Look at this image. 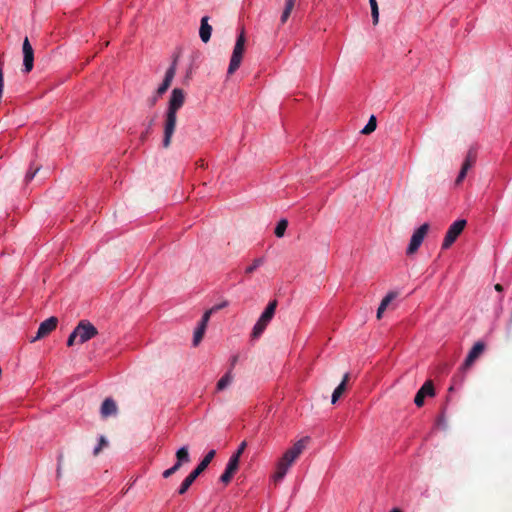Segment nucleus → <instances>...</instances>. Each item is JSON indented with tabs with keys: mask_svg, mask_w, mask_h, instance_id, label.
Returning a JSON list of instances; mask_svg holds the SVG:
<instances>
[{
	"mask_svg": "<svg viewBox=\"0 0 512 512\" xmlns=\"http://www.w3.org/2000/svg\"><path fill=\"white\" fill-rule=\"evenodd\" d=\"M98 334L97 328L89 321L82 320L74 328L67 340L68 346L83 344Z\"/></svg>",
	"mask_w": 512,
	"mask_h": 512,
	"instance_id": "nucleus-3",
	"label": "nucleus"
},
{
	"mask_svg": "<svg viewBox=\"0 0 512 512\" xmlns=\"http://www.w3.org/2000/svg\"><path fill=\"white\" fill-rule=\"evenodd\" d=\"M308 441V437L302 438L284 453L277 464L275 473L272 476L274 483H277L284 478L290 466L305 449Z\"/></svg>",
	"mask_w": 512,
	"mask_h": 512,
	"instance_id": "nucleus-2",
	"label": "nucleus"
},
{
	"mask_svg": "<svg viewBox=\"0 0 512 512\" xmlns=\"http://www.w3.org/2000/svg\"><path fill=\"white\" fill-rule=\"evenodd\" d=\"M216 452L215 450H210L205 457L202 459V461L199 463V465L184 479L182 482L180 488H179V494H184L189 487L192 485V483L195 481V479L207 468V466L210 464L212 459L214 458Z\"/></svg>",
	"mask_w": 512,
	"mask_h": 512,
	"instance_id": "nucleus-5",
	"label": "nucleus"
},
{
	"mask_svg": "<svg viewBox=\"0 0 512 512\" xmlns=\"http://www.w3.org/2000/svg\"><path fill=\"white\" fill-rule=\"evenodd\" d=\"M117 405L115 401H113L110 398H107L104 400L101 406V415L104 418H107L109 416H114L117 414Z\"/></svg>",
	"mask_w": 512,
	"mask_h": 512,
	"instance_id": "nucleus-15",
	"label": "nucleus"
},
{
	"mask_svg": "<svg viewBox=\"0 0 512 512\" xmlns=\"http://www.w3.org/2000/svg\"><path fill=\"white\" fill-rule=\"evenodd\" d=\"M298 0H285V6H284V10L282 12V15H281V23L284 24L291 12L293 11L294 7H295V4Z\"/></svg>",
	"mask_w": 512,
	"mask_h": 512,
	"instance_id": "nucleus-18",
	"label": "nucleus"
},
{
	"mask_svg": "<svg viewBox=\"0 0 512 512\" xmlns=\"http://www.w3.org/2000/svg\"><path fill=\"white\" fill-rule=\"evenodd\" d=\"M252 270H253L252 266L247 269L248 272H251Z\"/></svg>",
	"mask_w": 512,
	"mask_h": 512,
	"instance_id": "nucleus-41",
	"label": "nucleus"
},
{
	"mask_svg": "<svg viewBox=\"0 0 512 512\" xmlns=\"http://www.w3.org/2000/svg\"><path fill=\"white\" fill-rule=\"evenodd\" d=\"M238 464H239V458H237V456L232 455L227 463L226 470L235 473L238 469Z\"/></svg>",
	"mask_w": 512,
	"mask_h": 512,
	"instance_id": "nucleus-26",
	"label": "nucleus"
},
{
	"mask_svg": "<svg viewBox=\"0 0 512 512\" xmlns=\"http://www.w3.org/2000/svg\"><path fill=\"white\" fill-rule=\"evenodd\" d=\"M183 464L176 459V463L172 466L175 471H178Z\"/></svg>",
	"mask_w": 512,
	"mask_h": 512,
	"instance_id": "nucleus-35",
	"label": "nucleus"
},
{
	"mask_svg": "<svg viewBox=\"0 0 512 512\" xmlns=\"http://www.w3.org/2000/svg\"><path fill=\"white\" fill-rule=\"evenodd\" d=\"M287 227H288V221L286 219H281L278 222V224L274 230L276 237H278V238L283 237Z\"/></svg>",
	"mask_w": 512,
	"mask_h": 512,
	"instance_id": "nucleus-22",
	"label": "nucleus"
},
{
	"mask_svg": "<svg viewBox=\"0 0 512 512\" xmlns=\"http://www.w3.org/2000/svg\"><path fill=\"white\" fill-rule=\"evenodd\" d=\"M58 319L56 317H50L43 321L38 328L37 334L35 337L32 338V342H35L45 336H47L49 333H51L57 326Z\"/></svg>",
	"mask_w": 512,
	"mask_h": 512,
	"instance_id": "nucleus-12",
	"label": "nucleus"
},
{
	"mask_svg": "<svg viewBox=\"0 0 512 512\" xmlns=\"http://www.w3.org/2000/svg\"><path fill=\"white\" fill-rule=\"evenodd\" d=\"M176 459L182 464L190 461L188 446H182L176 451Z\"/></svg>",
	"mask_w": 512,
	"mask_h": 512,
	"instance_id": "nucleus-19",
	"label": "nucleus"
},
{
	"mask_svg": "<svg viewBox=\"0 0 512 512\" xmlns=\"http://www.w3.org/2000/svg\"><path fill=\"white\" fill-rule=\"evenodd\" d=\"M23 53V72L29 73L34 67V50L29 42V39L25 37L22 45Z\"/></svg>",
	"mask_w": 512,
	"mask_h": 512,
	"instance_id": "nucleus-9",
	"label": "nucleus"
},
{
	"mask_svg": "<svg viewBox=\"0 0 512 512\" xmlns=\"http://www.w3.org/2000/svg\"><path fill=\"white\" fill-rule=\"evenodd\" d=\"M429 230V224H422L417 230L414 231L409 246L407 248V254H414L421 246L426 234Z\"/></svg>",
	"mask_w": 512,
	"mask_h": 512,
	"instance_id": "nucleus-8",
	"label": "nucleus"
},
{
	"mask_svg": "<svg viewBox=\"0 0 512 512\" xmlns=\"http://www.w3.org/2000/svg\"><path fill=\"white\" fill-rule=\"evenodd\" d=\"M175 74H176V64L173 63L169 67V69L166 71L164 81H166L167 83L171 84Z\"/></svg>",
	"mask_w": 512,
	"mask_h": 512,
	"instance_id": "nucleus-27",
	"label": "nucleus"
},
{
	"mask_svg": "<svg viewBox=\"0 0 512 512\" xmlns=\"http://www.w3.org/2000/svg\"><path fill=\"white\" fill-rule=\"evenodd\" d=\"M252 335L255 336L256 335V326H254V328L252 329Z\"/></svg>",
	"mask_w": 512,
	"mask_h": 512,
	"instance_id": "nucleus-40",
	"label": "nucleus"
},
{
	"mask_svg": "<svg viewBox=\"0 0 512 512\" xmlns=\"http://www.w3.org/2000/svg\"><path fill=\"white\" fill-rule=\"evenodd\" d=\"M477 158V152L475 149L470 148L467 152L465 160L462 164L461 170L459 172L458 177L456 178V185H459L465 178L468 170L475 164Z\"/></svg>",
	"mask_w": 512,
	"mask_h": 512,
	"instance_id": "nucleus-11",
	"label": "nucleus"
},
{
	"mask_svg": "<svg viewBox=\"0 0 512 512\" xmlns=\"http://www.w3.org/2000/svg\"><path fill=\"white\" fill-rule=\"evenodd\" d=\"M495 290L498 291V292H502L503 291V286L501 284H496L494 286Z\"/></svg>",
	"mask_w": 512,
	"mask_h": 512,
	"instance_id": "nucleus-37",
	"label": "nucleus"
},
{
	"mask_svg": "<svg viewBox=\"0 0 512 512\" xmlns=\"http://www.w3.org/2000/svg\"><path fill=\"white\" fill-rule=\"evenodd\" d=\"M485 343L483 341L476 342L469 351L464 363L462 364L463 370H468L474 362L483 354L485 350Z\"/></svg>",
	"mask_w": 512,
	"mask_h": 512,
	"instance_id": "nucleus-10",
	"label": "nucleus"
},
{
	"mask_svg": "<svg viewBox=\"0 0 512 512\" xmlns=\"http://www.w3.org/2000/svg\"><path fill=\"white\" fill-rule=\"evenodd\" d=\"M371 15L373 19V24L376 25L379 21V8H371Z\"/></svg>",
	"mask_w": 512,
	"mask_h": 512,
	"instance_id": "nucleus-31",
	"label": "nucleus"
},
{
	"mask_svg": "<svg viewBox=\"0 0 512 512\" xmlns=\"http://www.w3.org/2000/svg\"><path fill=\"white\" fill-rule=\"evenodd\" d=\"M234 473L231 472V471H228L225 469L224 473L221 475L220 477V480L224 483V484H227L230 482V480L232 479Z\"/></svg>",
	"mask_w": 512,
	"mask_h": 512,
	"instance_id": "nucleus-29",
	"label": "nucleus"
},
{
	"mask_svg": "<svg viewBox=\"0 0 512 512\" xmlns=\"http://www.w3.org/2000/svg\"><path fill=\"white\" fill-rule=\"evenodd\" d=\"M108 445V441L104 436H100L98 445L94 448L93 454L98 455L102 448Z\"/></svg>",
	"mask_w": 512,
	"mask_h": 512,
	"instance_id": "nucleus-28",
	"label": "nucleus"
},
{
	"mask_svg": "<svg viewBox=\"0 0 512 512\" xmlns=\"http://www.w3.org/2000/svg\"><path fill=\"white\" fill-rule=\"evenodd\" d=\"M233 380L231 372H227L217 383V389L223 390L228 387Z\"/></svg>",
	"mask_w": 512,
	"mask_h": 512,
	"instance_id": "nucleus-21",
	"label": "nucleus"
},
{
	"mask_svg": "<svg viewBox=\"0 0 512 512\" xmlns=\"http://www.w3.org/2000/svg\"><path fill=\"white\" fill-rule=\"evenodd\" d=\"M245 42H246V38L244 36V33L241 32L236 40V43L234 45L232 55L230 58V62H229L228 70H227V74L229 76L234 74L241 65V62L244 57Z\"/></svg>",
	"mask_w": 512,
	"mask_h": 512,
	"instance_id": "nucleus-4",
	"label": "nucleus"
},
{
	"mask_svg": "<svg viewBox=\"0 0 512 512\" xmlns=\"http://www.w3.org/2000/svg\"><path fill=\"white\" fill-rule=\"evenodd\" d=\"M176 471L171 467L163 472L164 478H169L171 475H173Z\"/></svg>",
	"mask_w": 512,
	"mask_h": 512,
	"instance_id": "nucleus-34",
	"label": "nucleus"
},
{
	"mask_svg": "<svg viewBox=\"0 0 512 512\" xmlns=\"http://www.w3.org/2000/svg\"><path fill=\"white\" fill-rule=\"evenodd\" d=\"M349 378H350L349 373H346L343 376L341 383L335 388V390L332 394V399H331L332 404H335L338 401V399L343 395V393L346 391Z\"/></svg>",
	"mask_w": 512,
	"mask_h": 512,
	"instance_id": "nucleus-17",
	"label": "nucleus"
},
{
	"mask_svg": "<svg viewBox=\"0 0 512 512\" xmlns=\"http://www.w3.org/2000/svg\"><path fill=\"white\" fill-rule=\"evenodd\" d=\"M226 305H227V303H226V302H223V303H221V304H218L217 306H220V309H221V308L225 307Z\"/></svg>",
	"mask_w": 512,
	"mask_h": 512,
	"instance_id": "nucleus-38",
	"label": "nucleus"
},
{
	"mask_svg": "<svg viewBox=\"0 0 512 512\" xmlns=\"http://www.w3.org/2000/svg\"><path fill=\"white\" fill-rule=\"evenodd\" d=\"M208 17L204 16L201 19V25L199 29V36L204 43H207L211 38L212 27L208 23Z\"/></svg>",
	"mask_w": 512,
	"mask_h": 512,
	"instance_id": "nucleus-16",
	"label": "nucleus"
},
{
	"mask_svg": "<svg viewBox=\"0 0 512 512\" xmlns=\"http://www.w3.org/2000/svg\"><path fill=\"white\" fill-rule=\"evenodd\" d=\"M466 224V220L460 219L450 225L442 243V249H448L456 241L458 236L464 230Z\"/></svg>",
	"mask_w": 512,
	"mask_h": 512,
	"instance_id": "nucleus-6",
	"label": "nucleus"
},
{
	"mask_svg": "<svg viewBox=\"0 0 512 512\" xmlns=\"http://www.w3.org/2000/svg\"><path fill=\"white\" fill-rule=\"evenodd\" d=\"M369 3H370V7L371 8H377L378 7V4H377L376 0H369Z\"/></svg>",
	"mask_w": 512,
	"mask_h": 512,
	"instance_id": "nucleus-36",
	"label": "nucleus"
},
{
	"mask_svg": "<svg viewBox=\"0 0 512 512\" xmlns=\"http://www.w3.org/2000/svg\"><path fill=\"white\" fill-rule=\"evenodd\" d=\"M398 297V293L395 291L389 292L381 301L377 310V319H381L384 311L392 304V302Z\"/></svg>",
	"mask_w": 512,
	"mask_h": 512,
	"instance_id": "nucleus-14",
	"label": "nucleus"
},
{
	"mask_svg": "<svg viewBox=\"0 0 512 512\" xmlns=\"http://www.w3.org/2000/svg\"><path fill=\"white\" fill-rule=\"evenodd\" d=\"M390 512H401V510L398 508H393Z\"/></svg>",
	"mask_w": 512,
	"mask_h": 512,
	"instance_id": "nucleus-39",
	"label": "nucleus"
},
{
	"mask_svg": "<svg viewBox=\"0 0 512 512\" xmlns=\"http://www.w3.org/2000/svg\"><path fill=\"white\" fill-rule=\"evenodd\" d=\"M246 446H247V443H246L245 441H243V442L239 445V447H238V449H237L236 453H235L233 456H237V458H240L241 454H242V453L244 452V450L246 449Z\"/></svg>",
	"mask_w": 512,
	"mask_h": 512,
	"instance_id": "nucleus-32",
	"label": "nucleus"
},
{
	"mask_svg": "<svg viewBox=\"0 0 512 512\" xmlns=\"http://www.w3.org/2000/svg\"><path fill=\"white\" fill-rule=\"evenodd\" d=\"M376 127H377V120H376V117L374 115H372L370 117L368 123L366 124V126L361 130V133L364 135H369L375 131Z\"/></svg>",
	"mask_w": 512,
	"mask_h": 512,
	"instance_id": "nucleus-20",
	"label": "nucleus"
},
{
	"mask_svg": "<svg viewBox=\"0 0 512 512\" xmlns=\"http://www.w3.org/2000/svg\"><path fill=\"white\" fill-rule=\"evenodd\" d=\"M219 309H220V306H214L210 310L206 311L204 313V315L202 316V319L198 325L207 328V324H208L211 314Z\"/></svg>",
	"mask_w": 512,
	"mask_h": 512,
	"instance_id": "nucleus-25",
	"label": "nucleus"
},
{
	"mask_svg": "<svg viewBox=\"0 0 512 512\" xmlns=\"http://www.w3.org/2000/svg\"><path fill=\"white\" fill-rule=\"evenodd\" d=\"M434 394H435V390H434L433 382L430 380L426 381L415 395V398H414L415 405L417 407L423 406L425 397L434 396Z\"/></svg>",
	"mask_w": 512,
	"mask_h": 512,
	"instance_id": "nucleus-13",
	"label": "nucleus"
},
{
	"mask_svg": "<svg viewBox=\"0 0 512 512\" xmlns=\"http://www.w3.org/2000/svg\"><path fill=\"white\" fill-rule=\"evenodd\" d=\"M171 84L167 83L166 81L163 80V83L159 86V88L157 89V96H161L162 94H164L167 89L170 87Z\"/></svg>",
	"mask_w": 512,
	"mask_h": 512,
	"instance_id": "nucleus-30",
	"label": "nucleus"
},
{
	"mask_svg": "<svg viewBox=\"0 0 512 512\" xmlns=\"http://www.w3.org/2000/svg\"><path fill=\"white\" fill-rule=\"evenodd\" d=\"M278 306V301L276 299L269 301L264 311L261 313L258 318V336L265 330L267 325L273 319L275 315L276 308Z\"/></svg>",
	"mask_w": 512,
	"mask_h": 512,
	"instance_id": "nucleus-7",
	"label": "nucleus"
},
{
	"mask_svg": "<svg viewBox=\"0 0 512 512\" xmlns=\"http://www.w3.org/2000/svg\"><path fill=\"white\" fill-rule=\"evenodd\" d=\"M205 331H206L205 327L199 326V325L197 326V328L194 331V335H193V345L194 346L199 345V343L201 342V340L204 336Z\"/></svg>",
	"mask_w": 512,
	"mask_h": 512,
	"instance_id": "nucleus-23",
	"label": "nucleus"
},
{
	"mask_svg": "<svg viewBox=\"0 0 512 512\" xmlns=\"http://www.w3.org/2000/svg\"><path fill=\"white\" fill-rule=\"evenodd\" d=\"M219 309H220V306H214L210 310L206 311L204 313V315L202 316V319L198 325L207 328V324H208L211 314Z\"/></svg>",
	"mask_w": 512,
	"mask_h": 512,
	"instance_id": "nucleus-24",
	"label": "nucleus"
},
{
	"mask_svg": "<svg viewBox=\"0 0 512 512\" xmlns=\"http://www.w3.org/2000/svg\"><path fill=\"white\" fill-rule=\"evenodd\" d=\"M39 169H40V168H39V167H37V168H35V170H34V171H32V172H30V171H29V172H27V174H26V176H25L26 181H27V182L31 181V180L35 177V175H36V173L39 171Z\"/></svg>",
	"mask_w": 512,
	"mask_h": 512,
	"instance_id": "nucleus-33",
	"label": "nucleus"
},
{
	"mask_svg": "<svg viewBox=\"0 0 512 512\" xmlns=\"http://www.w3.org/2000/svg\"><path fill=\"white\" fill-rule=\"evenodd\" d=\"M185 102V92L181 88H174L171 92L164 124L163 146L169 147L177 122V111Z\"/></svg>",
	"mask_w": 512,
	"mask_h": 512,
	"instance_id": "nucleus-1",
	"label": "nucleus"
}]
</instances>
